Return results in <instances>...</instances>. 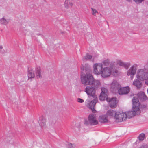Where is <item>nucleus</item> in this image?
Returning <instances> with one entry per match:
<instances>
[{"mask_svg":"<svg viewBox=\"0 0 148 148\" xmlns=\"http://www.w3.org/2000/svg\"><path fill=\"white\" fill-rule=\"evenodd\" d=\"M132 109L133 111H130L125 112L124 113L126 115V118H130L135 115L139 114L140 113V110L139 108L140 103L138 99L136 97H134L132 100Z\"/></svg>","mask_w":148,"mask_h":148,"instance_id":"f257e3e1","label":"nucleus"},{"mask_svg":"<svg viewBox=\"0 0 148 148\" xmlns=\"http://www.w3.org/2000/svg\"><path fill=\"white\" fill-rule=\"evenodd\" d=\"M81 81L82 84L85 85H92L94 84L95 87L97 88L101 85L99 80L95 81L92 75L91 74H87L84 76H81Z\"/></svg>","mask_w":148,"mask_h":148,"instance_id":"f03ea898","label":"nucleus"},{"mask_svg":"<svg viewBox=\"0 0 148 148\" xmlns=\"http://www.w3.org/2000/svg\"><path fill=\"white\" fill-rule=\"evenodd\" d=\"M137 78L140 80H148V71L146 69H139L136 74Z\"/></svg>","mask_w":148,"mask_h":148,"instance_id":"7ed1b4c3","label":"nucleus"},{"mask_svg":"<svg viewBox=\"0 0 148 148\" xmlns=\"http://www.w3.org/2000/svg\"><path fill=\"white\" fill-rule=\"evenodd\" d=\"M114 67V64L111 63L109 67H104L102 69L101 75L103 78L108 77L111 74Z\"/></svg>","mask_w":148,"mask_h":148,"instance_id":"20e7f679","label":"nucleus"},{"mask_svg":"<svg viewBox=\"0 0 148 148\" xmlns=\"http://www.w3.org/2000/svg\"><path fill=\"white\" fill-rule=\"evenodd\" d=\"M126 116L125 113L121 112H118L115 113L114 118L116 122H122L125 120Z\"/></svg>","mask_w":148,"mask_h":148,"instance_id":"39448f33","label":"nucleus"},{"mask_svg":"<svg viewBox=\"0 0 148 148\" xmlns=\"http://www.w3.org/2000/svg\"><path fill=\"white\" fill-rule=\"evenodd\" d=\"M93 73L97 75H100L103 69L102 63H96L93 66Z\"/></svg>","mask_w":148,"mask_h":148,"instance_id":"423d86ee","label":"nucleus"},{"mask_svg":"<svg viewBox=\"0 0 148 148\" xmlns=\"http://www.w3.org/2000/svg\"><path fill=\"white\" fill-rule=\"evenodd\" d=\"M137 66V64H134L127 71V75L130 76L132 80L133 79L134 76L136 73Z\"/></svg>","mask_w":148,"mask_h":148,"instance_id":"0eeeda50","label":"nucleus"},{"mask_svg":"<svg viewBox=\"0 0 148 148\" xmlns=\"http://www.w3.org/2000/svg\"><path fill=\"white\" fill-rule=\"evenodd\" d=\"M85 91L89 96H92L93 97H96L95 95V88L93 87L87 86L85 89Z\"/></svg>","mask_w":148,"mask_h":148,"instance_id":"6e6552de","label":"nucleus"},{"mask_svg":"<svg viewBox=\"0 0 148 148\" xmlns=\"http://www.w3.org/2000/svg\"><path fill=\"white\" fill-rule=\"evenodd\" d=\"M96 115L95 114H90L88 117V120L89 124L91 125H94L98 124V122L97 120Z\"/></svg>","mask_w":148,"mask_h":148,"instance_id":"1a4fd4ad","label":"nucleus"},{"mask_svg":"<svg viewBox=\"0 0 148 148\" xmlns=\"http://www.w3.org/2000/svg\"><path fill=\"white\" fill-rule=\"evenodd\" d=\"M101 92L99 97V99L101 101H104L107 98L108 94V92L107 89L104 87L101 88Z\"/></svg>","mask_w":148,"mask_h":148,"instance_id":"9d476101","label":"nucleus"},{"mask_svg":"<svg viewBox=\"0 0 148 148\" xmlns=\"http://www.w3.org/2000/svg\"><path fill=\"white\" fill-rule=\"evenodd\" d=\"M94 99L90 102L88 103V106L89 108L91 109L92 112L95 113L96 110L94 109V106L98 101L97 97H93Z\"/></svg>","mask_w":148,"mask_h":148,"instance_id":"9b49d317","label":"nucleus"},{"mask_svg":"<svg viewBox=\"0 0 148 148\" xmlns=\"http://www.w3.org/2000/svg\"><path fill=\"white\" fill-rule=\"evenodd\" d=\"M106 100L108 102H110V107L112 108H115L116 106L117 101L116 98H107Z\"/></svg>","mask_w":148,"mask_h":148,"instance_id":"f8f14e48","label":"nucleus"},{"mask_svg":"<svg viewBox=\"0 0 148 148\" xmlns=\"http://www.w3.org/2000/svg\"><path fill=\"white\" fill-rule=\"evenodd\" d=\"M130 88L128 86L120 88L118 90V93L120 95L127 94L130 91Z\"/></svg>","mask_w":148,"mask_h":148,"instance_id":"ddd939ff","label":"nucleus"},{"mask_svg":"<svg viewBox=\"0 0 148 148\" xmlns=\"http://www.w3.org/2000/svg\"><path fill=\"white\" fill-rule=\"evenodd\" d=\"M39 125L42 127H45L46 126V118L43 116H41L39 118L38 121Z\"/></svg>","mask_w":148,"mask_h":148,"instance_id":"4468645a","label":"nucleus"},{"mask_svg":"<svg viewBox=\"0 0 148 148\" xmlns=\"http://www.w3.org/2000/svg\"><path fill=\"white\" fill-rule=\"evenodd\" d=\"M27 76L28 77V80L31 81L33 79H34L35 77V75L34 74V71L32 69H29L27 73Z\"/></svg>","mask_w":148,"mask_h":148,"instance_id":"2eb2a0df","label":"nucleus"},{"mask_svg":"<svg viewBox=\"0 0 148 148\" xmlns=\"http://www.w3.org/2000/svg\"><path fill=\"white\" fill-rule=\"evenodd\" d=\"M73 0H65L64 2V7L67 9L71 8L73 5Z\"/></svg>","mask_w":148,"mask_h":148,"instance_id":"dca6fc26","label":"nucleus"},{"mask_svg":"<svg viewBox=\"0 0 148 148\" xmlns=\"http://www.w3.org/2000/svg\"><path fill=\"white\" fill-rule=\"evenodd\" d=\"M137 96L138 99L142 101L145 100L147 98V97L145 95L144 93L143 92H139L137 94Z\"/></svg>","mask_w":148,"mask_h":148,"instance_id":"f3484780","label":"nucleus"},{"mask_svg":"<svg viewBox=\"0 0 148 148\" xmlns=\"http://www.w3.org/2000/svg\"><path fill=\"white\" fill-rule=\"evenodd\" d=\"M99 121L102 123H104L107 122L108 120L106 115H102L99 118Z\"/></svg>","mask_w":148,"mask_h":148,"instance_id":"a211bd4d","label":"nucleus"},{"mask_svg":"<svg viewBox=\"0 0 148 148\" xmlns=\"http://www.w3.org/2000/svg\"><path fill=\"white\" fill-rule=\"evenodd\" d=\"M133 84L138 88H140L142 86V82L138 79L134 80L133 82Z\"/></svg>","mask_w":148,"mask_h":148,"instance_id":"6ab92c4d","label":"nucleus"},{"mask_svg":"<svg viewBox=\"0 0 148 148\" xmlns=\"http://www.w3.org/2000/svg\"><path fill=\"white\" fill-rule=\"evenodd\" d=\"M119 87V84L116 81H113L111 84V88H112L117 89Z\"/></svg>","mask_w":148,"mask_h":148,"instance_id":"aec40b11","label":"nucleus"},{"mask_svg":"<svg viewBox=\"0 0 148 148\" xmlns=\"http://www.w3.org/2000/svg\"><path fill=\"white\" fill-rule=\"evenodd\" d=\"M36 76L37 78H39L42 77L41 74L40 68H37L36 69Z\"/></svg>","mask_w":148,"mask_h":148,"instance_id":"412c9836","label":"nucleus"},{"mask_svg":"<svg viewBox=\"0 0 148 148\" xmlns=\"http://www.w3.org/2000/svg\"><path fill=\"white\" fill-rule=\"evenodd\" d=\"M92 56L89 55L88 53H87L86 54L85 56L83 58V60H92L93 61H94V59H93L92 60Z\"/></svg>","mask_w":148,"mask_h":148,"instance_id":"4be33fe9","label":"nucleus"},{"mask_svg":"<svg viewBox=\"0 0 148 148\" xmlns=\"http://www.w3.org/2000/svg\"><path fill=\"white\" fill-rule=\"evenodd\" d=\"M116 113L115 111L112 110H109L107 112V116L110 117H113L114 114L115 115Z\"/></svg>","mask_w":148,"mask_h":148,"instance_id":"5701e85b","label":"nucleus"},{"mask_svg":"<svg viewBox=\"0 0 148 148\" xmlns=\"http://www.w3.org/2000/svg\"><path fill=\"white\" fill-rule=\"evenodd\" d=\"M131 65V64L130 62H124L123 66L122 67H123L125 69H127L130 67Z\"/></svg>","mask_w":148,"mask_h":148,"instance_id":"b1692460","label":"nucleus"},{"mask_svg":"<svg viewBox=\"0 0 148 148\" xmlns=\"http://www.w3.org/2000/svg\"><path fill=\"white\" fill-rule=\"evenodd\" d=\"M0 22L1 24L4 25L7 24L8 23V22L4 17L1 19Z\"/></svg>","mask_w":148,"mask_h":148,"instance_id":"393cba45","label":"nucleus"},{"mask_svg":"<svg viewBox=\"0 0 148 148\" xmlns=\"http://www.w3.org/2000/svg\"><path fill=\"white\" fill-rule=\"evenodd\" d=\"M103 63L105 66H108L110 63V60L108 59L105 60L103 61Z\"/></svg>","mask_w":148,"mask_h":148,"instance_id":"a878e982","label":"nucleus"},{"mask_svg":"<svg viewBox=\"0 0 148 148\" xmlns=\"http://www.w3.org/2000/svg\"><path fill=\"white\" fill-rule=\"evenodd\" d=\"M145 136V135L143 133H142L140 134L138 136V138L140 140H144Z\"/></svg>","mask_w":148,"mask_h":148,"instance_id":"bb28decb","label":"nucleus"},{"mask_svg":"<svg viewBox=\"0 0 148 148\" xmlns=\"http://www.w3.org/2000/svg\"><path fill=\"white\" fill-rule=\"evenodd\" d=\"M124 62L122 61L121 60H116V63L120 66H122Z\"/></svg>","mask_w":148,"mask_h":148,"instance_id":"cd10ccee","label":"nucleus"},{"mask_svg":"<svg viewBox=\"0 0 148 148\" xmlns=\"http://www.w3.org/2000/svg\"><path fill=\"white\" fill-rule=\"evenodd\" d=\"M91 9L92 12V14L94 15V16H96V13H98V12L95 9H93V8H91Z\"/></svg>","mask_w":148,"mask_h":148,"instance_id":"c85d7f7f","label":"nucleus"},{"mask_svg":"<svg viewBox=\"0 0 148 148\" xmlns=\"http://www.w3.org/2000/svg\"><path fill=\"white\" fill-rule=\"evenodd\" d=\"M136 3L139 4L142 2L144 0H133Z\"/></svg>","mask_w":148,"mask_h":148,"instance_id":"c756f323","label":"nucleus"},{"mask_svg":"<svg viewBox=\"0 0 148 148\" xmlns=\"http://www.w3.org/2000/svg\"><path fill=\"white\" fill-rule=\"evenodd\" d=\"M67 148H73V145L71 143L68 144L67 145Z\"/></svg>","mask_w":148,"mask_h":148,"instance_id":"7c9ffc66","label":"nucleus"},{"mask_svg":"<svg viewBox=\"0 0 148 148\" xmlns=\"http://www.w3.org/2000/svg\"><path fill=\"white\" fill-rule=\"evenodd\" d=\"M147 148V146L146 144H143V145H142L139 148Z\"/></svg>","mask_w":148,"mask_h":148,"instance_id":"2f4dec72","label":"nucleus"},{"mask_svg":"<svg viewBox=\"0 0 148 148\" xmlns=\"http://www.w3.org/2000/svg\"><path fill=\"white\" fill-rule=\"evenodd\" d=\"M77 101L78 102L82 103L84 102V101L82 99L79 98H78L77 99Z\"/></svg>","mask_w":148,"mask_h":148,"instance_id":"473e14b6","label":"nucleus"},{"mask_svg":"<svg viewBox=\"0 0 148 148\" xmlns=\"http://www.w3.org/2000/svg\"><path fill=\"white\" fill-rule=\"evenodd\" d=\"M84 124L86 125H88L89 124V123L88 121L87 120H85L84 122Z\"/></svg>","mask_w":148,"mask_h":148,"instance_id":"72a5a7b5","label":"nucleus"},{"mask_svg":"<svg viewBox=\"0 0 148 148\" xmlns=\"http://www.w3.org/2000/svg\"><path fill=\"white\" fill-rule=\"evenodd\" d=\"M3 47L2 46L0 45V49H3Z\"/></svg>","mask_w":148,"mask_h":148,"instance_id":"f704fd0d","label":"nucleus"},{"mask_svg":"<svg viewBox=\"0 0 148 148\" xmlns=\"http://www.w3.org/2000/svg\"><path fill=\"white\" fill-rule=\"evenodd\" d=\"M127 1L130 2L132 0H126Z\"/></svg>","mask_w":148,"mask_h":148,"instance_id":"c9c22d12","label":"nucleus"},{"mask_svg":"<svg viewBox=\"0 0 148 148\" xmlns=\"http://www.w3.org/2000/svg\"><path fill=\"white\" fill-rule=\"evenodd\" d=\"M133 95H130V96L132 97V96H133Z\"/></svg>","mask_w":148,"mask_h":148,"instance_id":"e433bc0d","label":"nucleus"},{"mask_svg":"<svg viewBox=\"0 0 148 148\" xmlns=\"http://www.w3.org/2000/svg\"><path fill=\"white\" fill-rule=\"evenodd\" d=\"M147 91V92H148V88Z\"/></svg>","mask_w":148,"mask_h":148,"instance_id":"4c0bfd02","label":"nucleus"}]
</instances>
